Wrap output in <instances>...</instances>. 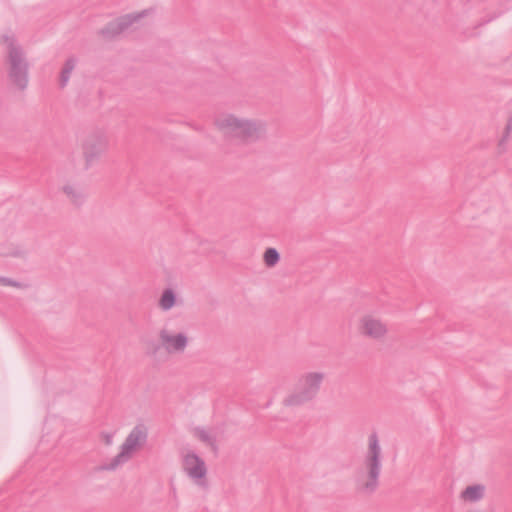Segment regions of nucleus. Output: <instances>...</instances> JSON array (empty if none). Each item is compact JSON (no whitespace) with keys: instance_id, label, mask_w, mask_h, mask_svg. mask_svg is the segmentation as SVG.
<instances>
[{"instance_id":"f257e3e1","label":"nucleus","mask_w":512,"mask_h":512,"mask_svg":"<svg viewBox=\"0 0 512 512\" xmlns=\"http://www.w3.org/2000/svg\"><path fill=\"white\" fill-rule=\"evenodd\" d=\"M215 129L243 143L261 140L266 132L265 124L259 120L242 117L235 113H222L213 122Z\"/></svg>"},{"instance_id":"f03ea898","label":"nucleus","mask_w":512,"mask_h":512,"mask_svg":"<svg viewBox=\"0 0 512 512\" xmlns=\"http://www.w3.org/2000/svg\"><path fill=\"white\" fill-rule=\"evenodd\" d=\"M381 441L376 434L367 438L366 448L363 454L362 468L357 473V486L361 490H370L376 486L380 471Z\"/></svg>"},{"instance_id":"7ed1b4c3","label":"nucleus","mask_w":512,"mask_h":512,"mask_svg":"<svg viewBox=\"0 0 512 512\" xmlns=\"http://www.w3.org/2000/svg\"><path fill=\"white\" fill-rule=\"evenodd\" d=\"M322 381L323 375L318 372L303 375L297 389L284 397L283 404L287 407H298L312 401L316 397Z\"/></svg>"},{"instance_id":"20e7f679","label":"nucleus","mask_w":512,"mask_h":512,"mask_svg":"<svg viewBox=\"0 0 512 512\" xmlns=\"http://www.w3.org/2000/svg\"><path fill=\"white\" fill-rule=\"evenodd\" d=\"M356 330L362 337L373 341H383L389 335L388 324L373 313L361 315L357 320Z\"/></svg>"},{"instance_id":"39448f33","label":"nucleus","mask_w":512,"mask_h":512,"mask_svg":"<svg viewBox=\"0 0 512 512\" xmlns=\"http://www.w3.org/2000/svg\"><path fill=\"white\" fill-rule=\"evenodd\" d=\"M158 341L167 353H183L188 347L189 336L184 331L164 326L158 332Z\"/></svg>"},{"instance_id":"423d86ee","label":"nucleus","mask_w":512,"mask_h":512,"mask_svg":"<svg viewBox=\"0 0 512 512\" xmlns=\"http://www.w3.org/2000/svg\"><path fill=\"white\" fill-rule=\"evenodd\" d=\"M147 435V427L144 424L135 425L121 444L117 459L119 461H125L131 458L145 445Z\"/></svg>"},{"instance_id":"0eeeda50","label":"nucleus","mask_w":512,"mask_h":512,"mask_svg":"<svg viewBox=\"0 0 512 512\" xmlns=\"http://www.w3.org/2000/svg\"><path fill=\"white\" fill-rule=\"evenodd\" d=\"M181 467L184 473L197 485H205L207 482L208 467L203 458L194 452H186L181 459Z\"/></svg>"},{"instance_id":"6e6552de","label":"nucleus","mask_w":512,"mask_h":512,"mask_svg":"<svg viewBox=\"0 0 512 512\" xmlns=\"http://www.w3.org/2000/svg\"><path fill=\"white\" fill-rule=\"evenodd\" d=\"M485 486L483 484L474 483L467 485L460 492V500L464 503H475L484 498Z\"/></svg>"},{"instance_id":"1a4fd4ad","label":"nucleus","mask_w":512,"mask_h":512,"mask_svg":"<svg viewBox=\"0 0 512 512\" xmlns=\"http://www.w3.org/2000/svg\"><path fill=\"white\" fill-rule=\"evenodd\" d=\"M159 307L164 310H170L176 304V295L171 289H166L163 291L159 298Z\"/></svg>"},{"instance_id":"9d476101","label":"nucleus","mask_w":512,"mask_h":512,"mask_svg":"<svg viewBox=\"0 0 512 512\" xmlns=\"http://www.w3.org/2000/svg\"><path fill=\"white\" fill-rule=\"evenodd\" d=\"M193 434L196 439L207 445H213L215 442V436L213 432L208 428L197 427L194 429Z\"/></svg>"},{"instance_id":"9b49d317","label":"nucleus","mask_w":512,"mask_h":512,"mask_svg":"<svg viewBox=\"0 0 512 512\" xmlns=\"http://www.w3.org/2000/svg\"><path fill=\"white\" fill-rule=\"evenodd\" d=\"M280 259L279 253L274 248H268L263 254V261L267 267L275 266Z\"/></svg>"},{"instance_id":"f8f14e48","label":"nucleus","mask_w":512,"mask_h":512,"mask_svg":"<svg viewBox=\"0 0 512 512\" xmlns=\"http://www.w3.org/2000/svg\"><path fill=\"white\" fill-rule=\"evenodd\" d=\"M62 192L72 201H77L80 198V191L73 184H65L62 187Z\"/></svg>"},{"instance_id":"ddd939ff","label":"nucleus","mask_w":512,"mask_h":512,"mask_svg":"<svg viewBox=\"0 0 512 512\" xmlns=\"http://www.w3.org/2000/svg\"><path fill=\"white\" fill-rule=\"evenodd\" d=\"M116 433L115 432H103L101 434V440L106 445H111L114 443Z\"/></svg>"},{"instance_id":"4468645a","label":"nucleus","mask_w":512,"mask_h":512,"mask_svg":"<svg viewBox=\"0 0 512 512\" xmlns=\"http://www.w3.org/2000/svg\"><path fill=\"white\" fill-rule=\"evenodd\" d=\"M73 67H74V65H73V63H71V62H68V63L65 65V68H64V71H63V77H64V80H66V76H65V75H66L70 70H72V69H73Z\"/></svg>"},{"instance_id":"2eb2a0df","label":"nucleus","mask_w":512,"mask_h":512,"mask_svg":"<svg viewBox=\"0 0 512 512\" xmlns=\"http://www.w3.org/2000/svg\"><path fill=\"white\" fill-rule=\"evenodd\" d=\"M148 353L155 354L157 352V347L151 346L147 348Z\"/></svg>"},{"instance_id":"dca6fc26","label":"nucleus","mask_w":512,"mask_h":512,"mask_svg":"<svg viewBox=\"0 0 512 512\" xmlns=\"http://www.w3.org/2000/svg\"><path fill=\"white\" fill-rule=\"evenodd\" d=\"M22 67H17L16 64H13V73L16 75V73L19 71L21 72Z\"/></svg>"}]
</instances>
